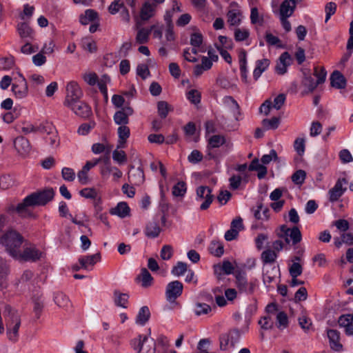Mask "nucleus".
I'll return each mask as SVG.
<instances>
[{"mask_svg": "<svg viewBox=\"0 0 353 353\" xmlns=\"http://www.w3.org/2000/svg\"><path fill=\"white\" fill-rule=\"evenodd\" d=\"M24 243V238L17 230H9L0 237V243L6 251L14 259L19 256L21 248Z\"/></svg>", "mask_w": 353, "mask_h": 353, "instance_id": "1", "label": "nucleus"}, {"mask_svg": "<svg viewBox=\"0 0 353 353\" xmlns=\"http://www.w3.org/2000/svg\"><path fill=\"white\" fill-rule=\"evenodd\" d=\"M5 319L7 335L9 340L15 341L18 337V332L21 325L19 313L10 306H6L3 312Z\"/></svg>", "mask_w": 353, "mask_h": 353, "instance_id": "2", "label": "nucleus"}, {"mask_svg": "<svg viewBox=\"0 0 353 353\" xmlns=\"http://www.w3.org/2000/svg\"><path fill=\"white\" fill-rule=\"evenodd\" d=\"M54 196V190L49 188L28 195L26 196V202L29 203V205L32 204L33 207L45 205L53 199Z\"/></svg>", "mask_w": 353, "mask_h": 353, "instance_id": "3", "label": "nucleus"}, {"mask_svg": "<svg viewBox=\"0 0 353 353\" xmlns=\"http://www.w3.org/2000/svg\"><path fill=\"white\" fill-rule=\"evenodd\" d=\"M83 94V91L77 81H70L65 86V97L63 101L64 106L72 105L77 101L81 100Z\"/></svg>", "mask_w": 353, "mask_h": 353, "instance_id": "4", "label": "nucleus"}, {"mask_svg": "<svg viewBox=\"0 0 353 353\" xmlns=\"http://www.w3.org/2000/svg\"><path fill=\"white\" fill-rule=\"evenodd\" d=\"M14 82L12 84V92L18 99L26 98L28 95V86L26 79L19 72L13 78Z\"/></svg>", "mask_w": 353, "mask_h": 353, "instance_id": "5", "label": "nucleus"}, {"mask_svg": "<svg viewBox=\"0 0 353 353\" xmlns=\"http://www.w3.org/2000/svg\"><path fill=\"white\" fill-rule=\"evenodd\" d=\"M218 61V55L212 50H208V56L201 58V63L194 67L193 74L196 77L201 76L205 71L210 70L214 62Z\"/></svg>", "mask_w": 353, "mask_h": 353, "instance_id": "6", "label": "nucleus"}, {"mask_svg": "<svg viewBox=\"0 0 353 353\" xmlns=\"http://www.w3.org/2000/svg\"><path fill=\"white\" fill-rule=\"evenodd\" d=\"M195 200L201 203L200 209L201 210H207L213 201L211 189L208 186L203 185L198 187L196 190Z\"/></svg>", "mask_w": 353, "mask_h": 353, "instance_id": "7", "label": "nucleus"}, {"mask_svg": "<svg viewBox=\"0 0 353 353\" xmlns=\"http://www.w3.org/2000/svg\"><path fill=\"white\" fill-rule=\"evenodd\" d=\"M183 289V285L180 281H174L170 282L165 289V297L167 301L170 303H174L175 305L179 306V304L176 302V299L181 295Z\"/></svg>", "mask_w": 353, "mask_h": 353, "instance_id": "8", "label": "nucleus"}, {"mask_svg": "<svg viewBox=\"0 0 353 353\" xmlns=\"http://www.w3.org/2000/svg\"><path fill=\"white\" fill-rule=\"evenodd\" d=\"M148 341V336L139 335L132 340L131 345L139 353H155L154 342H152L151 345H146Z\"/></svg>", "mask_w": 353, "mask_h": 353, "instance_id": "9", "label": "nucleus"}, {"mask_svg": "<svg viewBox=\"0 0 353 353\" xmlns=\"http://www.w3.org/2000/svg\"><path fill=\"white\" fill-rule=\"evenodd\" d=\"M42 256V252L38 250L34 245L25 244L21 248L19 256L16 259L22 261H36Z\"/></svg>", "mask_w": 353, "mask_h": 353, "instance_id": "10", "label": "nucleus"}, {"mask_svg": "<svg viewBox=\"0 0 353 353\" xmlns=\"http://www.w3.org/2000/svg\"><path fill=\"white\" fill-rule=\"evenodd\" d=\"M280 231L279 235L285 237L288 243L292 241L293 244H296L301 240V233L296 227L289 228L285 225H283L280 228Z\"/></svg>", "mask_w": 353, "mask_h": 353, "instance_id": "11", "label": "nucleus"}, {"mask_svg": "<svg viewBox=\"0 0 353 353\" xmlns=\"http://www.w3.org/2000/svg\"><path fill=\"white\" fill-rule=\"evenodd\" d=\"M76 115L82 118H88L92 115L91 108L81 100L77 101L72 105H66Z\"/></svg>", "mask_w": 353, "mask_h": 353, "instance_id": "12", "label": "nucleus"}, {"mask_svg": "<svg viewBox=\"0 0 353 353\" xmlns=\"http://www.w3.org/2000/svg\"><path fill=\"white\" fill-rule=\"evenodd\" d=\"M242 17V12L239 6L236 3H232L227 14L228 23L230 26H239L241 22Z\"/></svg>", "mask_w": 353, "mask_h": 353, "instance_id": "13", "label": "nucleus"}, {"mask_svg": "<svg viewBox=\"0 0 353 353\" xmlns=\"http://www.w3.org/2000/svg\"><path fill=\"white\" fill-rule=\"evenodd\" d=\"M133 112L131 107L125 106L115 112L114 121L119 125H127L129 123V117L133 114Z\"/></svg>", "mask_w": 353, "mask_h": 353, "instance_id": "14", "label": "nucleus"}, {"mask_svg": "<svg viewBox=\"0 0 353 353\" xmlns=\"http://www.w3.org/2000/svg\"><path fill=\"white\" fill-rule=\"evenodd\" d=\"M279 272L277 267L273 265H267L263 267V280L267 288L270 287V284L276 279Z\"/></svg>", "mask_w": 353, "mask_h": 353, "instance_id": "15", "label": "nucleus"}, {"mask_svg": "<svg viewBox=\"0 0 353 353\" xmlns=\"http://www.w3.org/2000/svg\"><path fill=\"white\" fill-rule=\"evenodd\" d=\"M223 104L232 113L236 121L241 119V113L237 101L230 96H225L222 99Z\"/></svg>", "mask_w": 353, "mask_h": 353, "instance_id": "16", "label": "nucleus"}, {"mask_svg": "<svg viewBox=\"0 0 353 353\" xmlns=\"http://www.w3.org/2000/svg\"><path fill=\"white\" fill-rule=\"evenodd\" d=\"M236 285L240 291L246 293H252L256 287V280L248 282L246 279L241 275L236 276Z\"/></svg>", "mask_w": 353, "mask_h": 353, "instance_id": "17", "label": "nucleus"}, {"mask_svg": "<svg viewBox=\"0 0 353 353\" xmlns=\"http://www.w3.org/2000/svg\"><path fill=\"white\" fill-rule=\"evenodd\" d=\"M121 9H123L121 12L123 19L128 22L130 21V14L121 0H114L108 7V11L111 14H117Z\"/></svg>", "mask_w": 353, "mask_h": 353, "instance_id": "18", "label": "nucleus"}, {"mask_svg": "<svg viewBox=\"0 0 353 353\" xmlns=\"http://www.w3.org/2000/svg\"><path fill=\"white\" fill-rule=\"evenodd\" d=\"M101 261V254L96 253L94 254L81 256L79 259V262L81 268L85 270H91L93 266Z\"/></svg>", "mask_w": 353, "mask_h": 353, "instance_id": "19", "label": "nucleus"}, {"mask_svg": "<svg viewBox=\"0 0 353 353\" xmlns=\"http://www.w3.org/2000/svg\"><path fill=\"white\" fill-rule=\"evenodd\" d=\"M339 326L344 328V332L347 336H353V314L341 315L339 318Z\"/></svg>", "mask_w": 353, "mask_h": 353, "instance_id": "20", "label": "nucleus"}, {"mask_svg": "<svg viewBox=\"0 0 353 353\" xmlns=\"http://www.w3.org/2000/svg\"><path fill=\"white\" fill-rule=\"evenodd\" d=\"M327 335L331 349L336 352H341L343 350V345L340 342L339 332L335 330H328Z\"/></svg>", "mask_w": 353, "mask_h": 353, "instance_id": "21", "label": "nucleus"}, {"mask_svg": "<svg viewBox=\"0 0 353 353\" xmlns=\"http://www.w3.org/2000/svg\"><path fill=\"white\" fill-rule=\"evenodd\" d=\"M130 208L128 203L124 201H121L117 203V205L110 210V213L112 215L117 216L120 218H125L130 215Z\"/></svg>", "mask_w": 353, "mask_h": 353, "instance_id": "22", "label": "nucleus"}, {"mask_svg": "<svg viewBox=\"0 0 353 353\" xmlns=\"http://www.w3.org/2000/svg\"><path fill=\"white\" fill-rule=\"evenodd\" d=\"M16 150L21 155L28 154L31 149L29 141L23 137H17L14 141Z\"/></svg>", "mask_w": 353, "mask_h": 353, "instance_id": "23", "label": "nucleus"}, {"mask_svg": "<svg viewBox=\"0 0 353 353\" xmlns=\"http://www.w3.org/2000/svg\"><path fill=\"white\" fill-rule=\"evenodd\" d=\"M190 44L192 48L198 50L199 52H205L206 50L203 43V37L199 31H196L191 34Z\"/></svg>", "mask_w": 353, "mask_h": 353, "instance_id": "24", "label": "nucleus"}, {"mask_svg": "<svg viewBox=\"0 0 353 353\" xmlns=\"http://www.w3.org/2000/svg\"><path fill=\"white\" fill-rule=\"evenodd\" d=\"M117 148H125L127 140L130 135V130L129 127L125 125H119L117 130Z\"/></svg>", "mask_w": 353, "mask_h": 353, "instance_id": "25", "label": "nucleus"}, {"mask_svg": "<svg viewBox=\"0 0 353 353\" xmlns=\"http://www.w3.org/2000/svg\"><path fill=\"white\" fill-rule=\"evenodd\" d=\"M235 263L230 262L228 260L223 261L221 264H217L214 266V273L216 274H221L224 273L225 274H231L233 273L235 269Z\"/></svg>", "mask_w": 353, "mask_h": 353, "instance_id": "26", "label": "nucleus"}, {"mask_svg": "<svg viewBox=\"0 0 353 353\" xmlns=\"http://www.w3.org/2000/svg\"><path fill=\"white\" fill-rule=\"evenodd\" d=\"M345 188H343V183L339 180L334 186L329 191V199L331 202L336 201L344 193Z\"/></svg>", "mask_w": 353, "mask_h": 353, "instance_id": "27", "label": "nucleus"}, {"mask_svg": "<svg viewBox=\"0 0 353 353\" xmlns=\"http://www.w3.org/2000/svg\"><path fill=\"white\" fill-rule=\"evenodd\" d=\"M296 8L295 0H285L280 6V17H290Z\"/></svg>", "mask_w": 353, "mask_h": 353, "instance_id": "28", "label": "nucleus"}, {"mask_svg": "<svg viewBox=\"0 0 353 353\" xmlns=\"http://www.w3.org/2000/svg\"><path fill=\"white\" fill-rule=\"evenodd\" d=\"M136 280L137 282L141 283V285L144 288L150 287L153 283V278L146 268L141 270V272L137 276Z\"/></svg>", "mask_w": 353, "mask_h": 353, "instance_id": "29", "label": "nucleus"}, {"mask_svg": "<svg viewBox=\"0 0 353 353\" xmlns=\"http://www.w3.org/2000/svg\"><path fill=\"white\" fill-rule=\"evenodd\" d=\"M129 181L134 185H140L144 181V174L141 168L132 169L128 176Z\"/></svg>", "mask_w": 353, "mask_h": 353, "instance_id": "30", "label": "nucleus"}, {"mask_svg": "<svg viewBox=\"0 0 353 353\" xmlns=\"http://www.w3.org/2000/svg\"><path fill=\"white\" fill-rule=\"evenodd\" d=\"M32 204H30L26 202V197L23 199L22 202L19 203L16 208V212L19 216L21 217H30L33 216V213L31 210Z\"/></svg>", "mask_w": 353, "mask_h": 353, "instance_id": "31", "label": "nucleus"}, {"mask_svg": "<svg viewBox=\"0 0 353 353\" xmlns=\"http://www.w3.org/2000/svg\"><path fill=\"white\" fill-rule=\"evenodd\" d=\"M270 65V60L268 59H263L256 61L255 68L253 71V77L255 80L261 76L262 73L265 72Z\"/></svg>", "mask_w": 353, "mask_h": 353, "instance_id": "32", "label": "nucleus"}, {"mask_svg": "<svg viewBox=\"0 0 353 353\" xmlns=\"http://www.w3.org/2000/svg\"><path fill=\"white\" fill-rule=\"evenodd\" d=\"M330 81L332 86L337 89L344 88L346 85L345 78L339 71H335L332 74Z\"/></svg>", "mask_w": 353, "mask_h": 353, "instance_id": "33", "label": "nucleus"}, {"mask_svg": "<svg viewBox=\"0 0 353 353\" xmlns=\"http://www.w3.org/2000/svg\"><path fill=\"white\" fill-rule=\"evenodd\" d=\"M155 9L156 5L154 3L145 2L141 9L140 17L141 19L145 21L150 19L154 14Z\"/></svg>", "mask_w": 353, "mask_h": 353, "instance_id": "34", "label": "nucleus"}, {"mask_svg": "<svg viewBox=\"0 0 353 353\" xmlns=\"http://www.w3.org/2000/svg\"><path fill=\"white\" fill-rule=\"evenodd\" d=\"M97 20L98 14L96 11L92 9L86 10L79 17V21L83 25H88V23L94 22Z\"/></svg>", "mask_w": 353, "mask_h": 353, "instance_id": "35", "label": "nucleus"}, {"mask_svg": "<svg viewBox=\"0 0 353 353\" xmlns=\"http://www.w3.org/2000/svg\"><path fill=\"white\" fill-rule=\"evenodd\" d=\"M150 317V310L147 306H143L140 308L137 318L136 323L139 325H144Z\"/></svg>", "mask_w": 353, "mask_h": 353, "instance_id": "36", "label": "nucleus"}, {"mask_svg": "<svg viewBox=\"0 0 353 353\" xmlns=\"http://www.w3.org/2000/svg\"><path fill=\"white\" fill-rule=\"evenodd\" d=\"M249 175L234 174L229 179L230 188L232 190L238 189L242 183L248 181Z\"/></svg>", "mask_w": 353, "mask_h": 353, "instance_id": "37", "label": "nucleus"}, {"mask_svg": "<svg viewBox=\"0 0 353 353\" xmlns=\"http://www.w3.org/2000/svg\"><path fill=\"white\" fill-rule=\"evenodd\" d=\"M173 110V106L166 101H161L157 103V112L159 117L162 119H165Z\"/></svg>", "mask_w": 353, "mask_h": 353, "instance_id": "38", "label": "nucleus"}, {"mask_svg": "<svg viewBox=\"0 0 353 353\" xmlns=\"http://www.w3.org/2000/svg\"><path fill=\"white\" fill-rule=\"evenodd\" d=\"M129 295L126 293H121L119 291H115L114 293V299L115 304L123 308L128 307Z\"/></svg>", "mask_w": 353, "mask_h": 353, "instance_id": "39", "label": "nucleus"}, {"mask_svg": "<svg viewBox=\"0 0 353 353\" xmlns=\"http://www.w3.org/2000/svg\"><path fill=\"white\" fill-rule=\"evenodd\" d=\"M20 129L23 133L28 134L39 132L40 130V127L36 123L26 121L21 123Z\"/></svg>", "mask_w": 353, "mask_h": 353, "instance_id": "40", "label": "nucleus"}, {"mask_svg": "<svg viewBox=\"0 0 353 353\" xmlns=\"http://www.w3.org/2000/svg\"><path fill=\"white\" fill-rule=\"evenodd\" d=\"M209 251L214 256L220 257L224 253L223 245L220 241H212L210 244Z\"/></svg>", "mask_w": 353, "mask_h": 353, "instance_id": "41", "label": "nucleus"}, {"mask_svg": "<svg viewBox=\"0 0 353 353\" xmlns=\"http://www.w3.org/2000/svg\"><path fill=\"white\" fill-rule=\"evenodd\" d=\"M234 336L232 334H223L220 337V348L226 350L234 346Z\"/></svg>", "mask_w": 353, "mask_h": 353, "instance_id": "42", "label": "nucleus"}, {"mask_svg": "<svg viewBox=\"0 0 353 353\" xmlns=\"http://www.w3.org/2000/svg\"><path fill=\"white\" fill-rule=\"evenodd\" d=\"M225 142V139L221 135H212L208 140V148H219Z\"/></svg>", "mask_w": 353, "mask_h": 353, "instance_id": "43", "label": "nucleus"}, {"mask_svg": "<svg viewBox=\"0 0 353 353\" xmlns=\"http://www.w3.org/2000/svg\"><path fill=\"white\" fill-rule=\"evenodd\" d=\"M211 306L206 303L198 302L194 305V312L196 316L208 314L211 312Z\"/></svg>", "mask_w": 353, "mask_h": 353, "instance_id": "44", "label": "nucleus"}, {"mask_svg": "<svg viewBox=\"0 0 353 353\" xmlns=\"http://www.w3.org/2000/svg\"><path fill=\"white\" fill-rule=\"evenodd\" d=\"M81 45L85 50H87L90 53H93L97 51V48L96 42L91 37H85L82 39Z\"/></svg>", "mask_w": 353, "mask_h": 353, "instance_id": "45", "label": "nucleus"}, {"mask_svg": "<svg viewBox=\"0 0 353 353\" xmlns=\"http://www.w3.org/2000/svg\"><path fill=\"white\" fill-rule=\"evenodd\" d=\"M17 30L21 37L24 39L32 38L33 31L27 23H21L19 24Z\"/></svg>", "mask_w": 353, "mask_h": 353, "instance_id": "46", "label": "nucleus"}, {"mask_svg": "<svg viewBox=\"0 0 353 353\" xmlns=\"http://www.w3.org/2000/svg\"><path fill=\"white\" fill-rule=\"evenodd\" d=\"M343 243L352 245L353 243V235L350 233H344L341 238L334 239V245L339 248Z\"/></svg>", "mask_w": 353, "mask_h": 353, "instance_id": "47", "label": "nucleus"}, {"mask_svg": "<svg viewBox=\"0 0 353 353\" xmlns=\"http://www.w3.org/2000/svg\"><path fill=\"white\" fill-rule=\"evenodd\" d=\"M54 303L60 307H67L70 305L68 297L62 292H58L54 298Z\"/></svg>", "mask_w": 353, "mask_h": 353, "instance_id": "48", "label": "nucleus"}, {"mask_svg": "<svg viewBox=\"0 0 353 353\" xmlns=\"http://www.w3.org/2000/svg\"><path fill=\"white\" fill-rule=\"evenodd\" d=\"M276 326L279 330H283L288 325V318L287 314L283 312H278L276 316Z\"/></svg>", "mask_w": 353, "mask_h": 353, "instance_id": "49", "label": "nucleus"}, {"mask_svg": "<svg viewBox=\"0 0 353 353\" xmlns=\"http://www.w3.org/2000/svg\"><path fill=\"white\" fill-rule=\"evenodd\" d=\"M276 259V254L273 250H268L262 252L261 259L265 264L264 265H272V263L275 261Z\"/></svg>", "mask_w": 353, "mask_h": 353, "instance_id": "50", "label": "nucleus"}, {"mask_svg": "<svg viewBox=\"0 0 353 353\" xmlns=\"http://www.w3.org/2000/svg\"><path fill=\"white\" fill-rule=\"evenodd\" d=\"M110 83V79L107 75H103L101 78L97 81V83L98 84V87L103 94L104 97L108 99V88L107 85Z\"/></svg>", "mask_w": 353, "mask_h": 353, "instance_id": "51", "label": "nucleus"}, {"mask_svg": "<svg viewBox=\"0 0 353 353\" xmlns=\"http://www.w3.org/2000/svg\"><path fill=\"white\" fill-rule=\"evenodd\" d=\"M161 232V228L156 223H150L145 229V234L150 238L157 237Z\"/></svg>", "mask_w": 353, "mask_h": 353, "instance_id": "52", "label": "nucleus"}, {"mask_svg": "<svg viewBox=\"0 0 353 353\" xmlns=\"http://www.w3.org/2000/svg\"><path fill=\"white\" fill-rule=\"evenodd\" d=\"M187 191L186 183L183 181H179L172 188V194L174 196L183 197Z\"/></svg>", "mask_w": 353, "mask_h": 353, "instance_id": "53", "label": "nucleus"}, {"mask_svg": "<svg viewBox=\"0 0 353 353\" xmlns=\"http://www.w3.org/2000/svg\"><path fill=\"white\" fill-rule=\"evenodd\" d=\"M14 64L12 56L0 57V70H8L11 69Z\"/></svg>", "mask_w": 353, "mask_h": 353, "instance_id": "54", "label": "nucleus"}, {"mask_svg": "<svg viewBox=\"0 0 353 353\" xmlns=\"http://www.w3.org/2000/svg\"><path fill=\"white\" fill-rule=\"evenodd\" d=\"M188 270V266L185 263L179 261L172 268L171 270V273L175 276H181L185 274V272Z\"/></svg>", "mask_w": 353, "mask_h": 353, "instance_id": "55", "label": "nucleus"}, {"mask_svg": "<svg viewBox=\"0 0 353 353\" xmlns=\"http://www.w3.org/2000/svg\"><path fill=\"white\" fill-rule=\"evenodd\" d=\"M150 34V29L141 28L137 34L136 41L140 44L147 43L149 40Z\"/></svg>", "mask_w": 353, "mask_h": 353, "instance_id": "56", "label": "nucleus"}, {"mask_svg": "<svg viewBox=\"0 0 353 353\" xmlns=\"http://www.w3.org/2000/svg\"><path fill=\"white\" fill-rule=\"evenodd\" d=\"M199 52L198 50L194 48H188L183 52V57L185 60L189 62H196L198 59L196 58L197 53Z\"/></svg>", "mask_w": 353, "mask_h": 353, "instance_id": "57", "label": "nucleus"}, {"mask_svg": "<svg viewBox=\"0 0 353 353\" xmlns=\"http://www.w3.org/2000/svg\"><path fill=\"white\" fill-rule=\"evenodd\" d=\"M186 97L190 102L194 104H198L201 101V93L199 90L191 89L186 92Z\"/></svg>", "mask_w": 353, "mask_h": 353, "instance_id": "58", "label": "nucleus"}, {"mask_svg": "<svg viewBox=\"0 0 353 353\" xmlns=\"http://www.w3.org/2000/svg\"><path fill=\"white\" fill-rule=\"evenodd\" d=\"M117 148L112 152L113 160L119 165H122L127 161V157L123 150H119Z\"/></svg>", "mask_w": 353, "mask_h": 353, "instance_id": "59", "label": "nucleus"}, {"mask_svg": "<svg viewBox=\"0 0 353 353\" xmlns=\"http://www.w3.org/2000/svg\"><path fill=\"white\" fill-rule=\"evenodd\" d=\"M306 178V172L303 170L296 171L292 176V181L296 185H302Z\"/></svg>", "mask_w": 353, "mask_h": 353, "instance_id": "60", "label": "nucleus"}, {"mask_svg": "<svg viewBox=\"0 0 353 353\" xmlns=\"http://www.w3.org/2000/svg\"><path fill=\"white\" fill-rule=\"evenodd\" d=\"M249 36L250 31L247 28H236L234 31V38L237 41H245L249 37Z\"/></svg>", "mask_w": 353, "mask_h": 353, "instance_id": "61", "label": "nucleus"}, {"mask_svg": "<svg viewBox=\"0 0 353 353\" xmlns=\"http://www.w3.org/2000/svg\"><path fill=\"white\" fill-rule=\"evenodd\" d=\"M32 85L34 87L43 86L46 83L45 78L40 74H32L29 77Z\"/></svg>", "mask_w": 353, "mask_h": 353, "instance_id": "62", "label": "nucleus"}, {"mask_svg": "<svg viewBox=\"0 0 353 353\" xmlns=\"http://www.w3.org/2000/svg\"><path fill=\"white\" fill-rule=\"evenodd\" d=\"M91 150L94 154H99L105 152H109L110 148L106 143H95L92 145Z\"/></svg>", "mask_w": 353, "mask_h": 353, "instance_id": "63", "label": "nucleus"}, {"mask_svg": "<svg viewBox=\"0 0 353 353\" xmlns=\"http://www.w3.org/2000/svg\"><path fill=\"white\" fill-rule=\"evenodd\" d=\"M79 194L85 199H94L97 196V192L94 188H85L79 191Z\"/></svg>", "mask_w": 353, "mask_h": 353, "instance_id": "64", "label": "nucleus"}]
</instances>
